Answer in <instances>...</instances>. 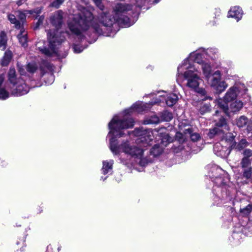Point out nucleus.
Wrapping results in <instances>:
<instances>
[{
  "label": "nucleus",
  "mask_w": 252,
  "mask_h": 252,
  "mask_svg": "<svg viewBox=\"0 0 252 252\" xmlns=\"http://www.w3.org/2000/svg\"><path fill=\"white\" fill-rule=\"evenodd\" d=\"M252 211V205H248L245 208L240 209V213L243 216H248Z\"/></svg>",
  "instance_id": "31"
},
{
  "label": "nucleus",
  "mask_w": 252,
  "mask_h": 252,
  "mask_svg": "<svg viewBox=\"0 0 252 252\" xmlns=\"http://www.w3.org/2000/svg\"><path fill=\"white\" fill-rule=\"evenodd\" d=\"M7 17L11 24L14 25V27L16 29L24 26L23 23H21L20 21L18 20L14 15L9 14L8 15Z\"/></svg>",
  "instance_id": "20"
},
{
  "label": "nucleus",
  "mask_w": 252,
  "mask_h": 252,
  "mask_svg": "<svg viewBox=\"0 0 252 252\" xmlns=\"http://www.w3.org/2000/svg\"><path fill=\"white\" fill-rule=\"evenodd\" d=\"M217 127H222L223 130L228 131L229 130L228 126L227 125L226 120L224 118L221 117L219 121L216 124Z\"/></svg>",
  "instance_id": "27"
},
{
  "label": "nucleus",
  "mask_w": 252,
  "mask_h": 252,
  "mask_svg": "<svg viewBox=\"0 0 252 252\" xmlns=\"http://www.w3.org/2000/svg\"><path fill=\"white\" fill-rule=\"evenodd\" d=\"M234 140V137L233 136H231L230 138L229 139L228 141L227 142V146H222V144H223L225 142H227V140L222 139L221 140V143H218L214 145L213 150L214 152L218 156L221 157L222 158H225L227 157L230 153V150L229 149V147H232L233 146V142Z\"/></svg>",
  "instance_id": "9"
},
{
  "label": "nucleus",
  "mask_w": 252,
  "mask_h": 252,
  "mask_svg": "<svg viewBox=\"0 0 252 252\" xmlns=\"http://www.w3.org/2000/svg\"><path fill=\"white\" fill-rule=\"evenodd\" d=\"M12 53L10 51L7 50L5 53L4 55L1 60V64L3 66L7 65L11 61L12 58Z\"/></svg>",
  "instance_id": "23"
},
{
  "label": "nucleus",
  "mask_w": 252,
  "mask_h": 252,
  "mask_svg": "<svg viewBox=\"0 0 252 252\" xmlns=\"http://www.w3.org/2000/svg\"><path fill=\"white\" fill-rule=\"evenodd\" d=\"M161 101L160 98L156 97L155 101L149 103H144L137 101L130 108L125 110L123 113L115 115L108 124L109 132L108 137L110 138V149L113 154L120 155L124 153L127 156L133 158L136 160L141 166H145L149 159L146 155V147L151 144L153 138L161 140V145H155L151 149L150 153L154 157L160 155L163 147L172 141L169 136L167 129L165 127L156 128L153 130L144 129L143 127L135 128L132 131L133 135L137 137L135 143H131L128 140L123 141L120 145H117L116 138L123 136V130L131 128L134 125L133 120L128 117L133 112L140 113L146 110L150 106Z\"/></svg>",
  "instance_id": "1"
},
{
  "label": "nucleus",
  "mask_w": 252,
  "mask_h": 252,
  "mask_svg": "<svg viewBox=\"0 0 252 252\" xmlns=\"http://www.w3.org/2000/svg\"><path fill=\"white\" fill-rule=\"evenodd\" d=\"M50 78L51 80L52 81V82H53V80H54V77L53 76V75H50Z\"/></svg>",
  "instance_id": "43"
},
{
  "label": "nucleus",
  "mask_w": 252,
  "mask_h": 252,
  "mask_svg": "<svg viewBox=\"0 0 252 252\" xmlns=\"http://www.w3.org/2000/svg\"><path fill=\"white\" fill-rule=\"evenodd\" d=\"M220 131L218 127H215L212 129H210L208 133V136L210 138H213L216 134H218Z\"/></svg>",
  "instance_id": "34"
},
{
  "label": "nucleus",
  "mask_w": 252,
  "mask_h": 252,
  "mask_svg": "<svg viewBox=\"0 0 252 252\" xmlns=\"http://www.w3.org/2000/svg\"><path fill=\"white\" fill-rule=\"evenodd\" d=\"M198 51V49L189 54V57L186 58L189 59V62H190V61L191 60L199 64H202L208 62V59L205 54H202L201 52L199 55L196 56V53H197Z\"/></svg>",
  "instance_id": "12"
},
{
  "label": "nucleus",
  "mask_w": 252,
  "mask_h": 252,
  "mask_svg": "<svg viewBox=\"0 0 252 252\" xmlns=\"http://www.w3.org/2000/svg\"><path fill=\"white\" fill-rule=\"evenodd\" d=\"M207 81L210 86L219 94L223 92L228 86L225 81L221 80V73L220 70L213 72L211 78Z\"/></svg>",
  "instance_id": "7"
},
{
  "label": "nucleus",
  "mask_w": 252,
  "mask_h": 252,
  "mask_svg": "<svg viewBox=\"0 0 252 252\" xmlns=\"http://www.w3.org/2000/svg\"><path fill=\"white\" fill-rule=\"evenodd\" d=\"M63 14L62 11L58 10L54 12L50 17V23L56 29L50 30L47 32V38L49 43V48L38 46L39 43L37 44L39 50L47 56L58 55V46L64 40L63 33L59 32V29L63 23Z\"/></svg>",
  "instance_id": "3"
},
{
  "label": "nucleus",
  "mask_w": 252,
  "mask_h": 252,
  "mask_svg": "<svg viewBox=\"0 0 252 252\" xmlns=\"http://www.w3.org/2000/svg\"><path fill=\"white\" fill-rule=\"evenodd\" d=\"M146 3V0H136V5L137 7H142Z\"/></svg>",
  "instance_id": "38"
},
{
  "label": "nucleus",
  "mask_w": 252,
  "mask_h": 252,
  "mask_svg": "<svg viewBox=\"0 0 252 252\" xmlns=\"http://www.w3.org/2000/svg\"><path fill=\"white\" fill-rule=\"evenodd\" d=\"M249 145V142L245 139H242L237 144H235L234 148L237 151L244 150Z\"/></svg>",
  "instance_id": "22"
},
{
  "label": "nucleus",
  "mask_w": 252,
  "mask_h": 252,
  "mask_svg": "<svg viewBox=\"0 0 252 252\" xmlns=\"http://www.w3.org/2000/svg\"><path fill=\"white\" fill-rule=\"evenodd\" d=\"M19 72L21 74V75H23L25 74V69L22 66H20L19 65H18Z\"/></svg>",
  "instance_id": "41"
},
{
  "label": "nucleus",
  "mask_w": 252,
  "mask_h": 252,
  "mask_svg": "<svg viewBox=\"0 0 252 252\" xmlns=\"http://www.w3.org/2000/svg\"><path fill=\"white\" fill-rule=\"evenodd\" d=\"M183 79L186 81V86L191 90L199 87L202 81L200 72L189 62V59H185L177 68L176 81L180 84Z\"/></svg>",
  "instance_id": "4"
},
{
  "label": "nucleus",
  "mask_w": 252,
  "mask_h": 252,
  "mask_svg": "<svg viewBox=\"0 0 252 252\" xmlns=\"http://www.w3.org/2000/svg\"><path fill=\"white\" fill-rule=\"evenodd\" d=\"M11 89L12 94L16 96L26 94L29 91V87L21 78H18V81L12 84Z\"/></svg>",
  "instance_id": "10"
},
{
  "label": "nucleus",
  "mask_w": 252,
  "mask_h": 252,
  "mask_svg": "<svg viewBox=\"0 0 252 252\" xmlns=\"http://www.w3.org/2000/svg\"><path fill=\"white\" fill-rule=\"evenodd\" d=\"M95 4L101 10L103 9V6L101 5L102 0H93Z\"/></svg>",
  "instance_id": "39"
},
{
  "label": "nucleus",
  "mask_w": 252,
  "mask_h": 252,
  "mask_svg": "<svg viewBox=\"0 0 252 252\" xmlns=\"http://www.w3.org/2000/svg\"><path fill=\"white\" fill-rule=\"evenodd\" d=\"M210 105L209 103H202L200 107L199 111L201 114H203L210 110Z\"/></svg>",
  "instance_id": "29"
},
{
  "label": "nucleus",
  "mask_w": 252,
  "mask_h": 252,
  "mask_svg": "<svg viewBox=\"0 0 252 252\" xmlns=\"http://www.w3.org/2000/svg\"><path fill=\"white\" fill-rule=\"evenodd\" d=\"M8 76V80L12 85L18 81V79L16 78V71L14 68H10Z\"/></svg>",
  "instance_id": "24"
},
{
  "label": "nucleus",
  "mask_w": 252,
  "mask_h": 252,
  "mask_svg": "<svg viewBox=\"0 0 252 252\" xmlns=\"http://www.w3.org/2000/svg\"><path fill=\"white\" fill-rule=\"evenodd\" d=\"M113 164L114 161L112 159L103 161L102 167L101 169L102 173L104 175L108 173H111Z\"/></svg>",
  "instance_id": "19"
},
{
  "label": "nucleus",
  "mask_w": 252,
  "mask_h": 252,
  "mask_svg": "<svg viewBox=\"0 0 252 252\" xmlns=\"http://www.w3.org/2000/svg\"><path fill=\"white\" fill-rule=\"evenodd\" d=\"M243 103L240 100H236L231 103L230 110L231 112H237L240 111L243 107Z\"/></svg>",
  "instance_id": "21"
},
{
  "label": "nucleus",
  "mask_w": 252,
  "mask_h": 252,
  "mask_svg": "<svg viewBox=\"0 0 252 252\" xmlns=\"http://www.w3.org/2000/svg\"><path fill=\"white\" fill-rule=\"evenodd\" d=\"M85 48H83L82 47H80L77 45H74L73 47L74 51L76 53H81Z\"/></svg>",
  "instance_id": "37"
},
{
  "label": "nucleus",
  "mask_w": 252,
  "mask_h": 252,
  "mask_svg": "<svg viewBox=\"0 0 252 252\" xmlns=\"http://www.w3.org/2000/svg\"><path fill=\"white\" fill-rule=\"evenodd\" d=\"M7 37L6 33L4 32L0 33V49L4 50L6 47Z\"/></svg>",
  "instance_id": "25"
},
{
  "label": "nucleus",
  "mask_w": 252,
  "mask_h": 252,
  "mask_svg": "<svg viewBox=\"0 0 252 252\" xmlns=\"http://www.w3.org/2000/svg\"><path fill=\"white\" fill-rule=\"evenodd\" d=\"M201 95L205 96L206 94V91L202 88L197 87L196 89H192Z\"/></svg>",
  "instance_id": "35"
},
{
  "label": "nucleus",
  "mask_w": 252,
  "mask_h": 252,
  "mask_svg": "<svg viewBox=\"0 0 252 252\" xmlns=\"http://www.w3.org/2000/svg\"><path fill=\"white\" fill-rule=\"evenodd\" d=\"M242 9L237 6L231 7L228 13V17L235 18L237 22L242 18Z\"/></svg>",
  "instance_id": "14"
},
{
  "label": "nucleus",
  "mask_w": 252,
  "mask_h": 252,
  "mask_svg": "<svg viewBox=\"0 0 252 252\" xmlns=\"http://www.w3.org/2000/svg\"><path fill=\"white\" fill-rule=\"evenodd\" d=\"M37 66L34 63H29L27 66V70L30 73H34L37 69Z\"/></svg>",
  "instance_id": "33"
},
{
  "label": "nucleus",
  "mask_w": 252,
  "mask_h": 252,
  "mask_svg": "<svg viewBox=\"0 0 252 252\" xmlns=\"http://www.w3.org/2000/svg\"><path fill=\"white\" fill-rule=\"evenodd\" d=\"M159 122V118L155 115L151 116L150 118H147L144 121V124L145 125L148 124H158Z\"/></svg>",
  "instance_id": "26"
},
{
  "label": "nucleus",
  "mask_w": 252,
  "mask_h": 252,
  "mask_svg": "<svg viewBox=\"0 0 252 252\" xmlns=\"http://www.w3.org/2000/svg\"><path fill=\"white\" fill-rule=\"evenodd\" d=\"M201 65V69L202 70L203 74L206 81L208 80L211 78L213 72L212 70V67L210 64L208 62H206Z\"/></svg>",
  "instance_id": "17"
},
{
  "label": "nucleus",
  "mask_w": 252,
  "mask_h": 252,
  "mask_svg": "<svg viewBox=\"0 0 252 252\" xmlns=\"http://www.w3.org/2000/svg\"><path fill=\"white\" fill-rule=\"evenodd\" d=\"M64 1V0H55L52 3L51 6L58 8Z\"/></svg>",
  "instance_id": "36"
},
{
  "label": "nucleus",
  "mask_w": 252,
  "mask_h": 252,
  "mask_svg": "<svg viewBox=\"0 0 252 252\" xmlns=\"http://www.w3.org/2000/svg\"><path fill=\"white\" fill-rule=\"evenodd\" d=\"M17 4L18 5H21L22 4V1L21 0H19L17 2Z\"/></svg>",
  "instance_id": "44"
},
{
  "label": "nucleus",
  "mask_w": 252,
  "mask_h": 252,
  "mask_svg": "<svg viewBox=\"0 0 252 252\" xmlns=\"http://www.w3.org/2000/svg\"><path fill=\"white\" fill-rule=\"evenodd\" d=\"M41 12V9L39 8H36L34 10H26L25 12H23L21 11H18V16L19 19H20L21 23H23L24 20L26 19V14H35L36 16H38L39 14H40Z\"/></svg>",
  "instance_id": "18"
},
{
  "label": "nucleus",
  "mask_w": 252,
  "mask_h": 252,
  "mask_svg": "<svg viewBox=\"0 0 252 252\" xmlns=\"http://www.w3.org/2000/svg\"><path fill=\"white\" fill-rule=\"evenodd\" d=\"M247 91L246 86L242 83H236L230 87L223 97H220L215 100L216 106L220 109V111H216L215 116L219 115L221 112L228 115L229 113L228 103L235 99L239 95L245 94Z\"/></svg>",
  "instance_id": "5"
},
{
  "label": "nucleus",
  "mask_w": 252,
  "mask_h": 252,
  "mask_svg": "<svg viewBox=\"0 0 252 252\" xmlns=\"http://www.w3.org/2000/svg\"><path fill=\"white\" fill-rule=\"evenodd\" d=\"M180 128V132L177 133V136L178 135H187L189 134L192 141H196L199 139L200 136V135L197 133H192V128L189 125H186L183 126V123H180L179 125Z\"/></svg>",
  "instance_id": "11"
},
{
  "label": "nucleus",
  "mask_w": 252,
  "mask_h": 252,
  "mask_svg": "<svg viewBox=\"0 0 252 252\" xmlns=\"http://www.w3.org/2000/svg\"><path fill=\"white\" fill-rule=\"evenodd\" d=\"M43 20H44V17L41 16L39 17V18L38 20V22L36 23V27L35 28V29L37 28L42 23Z\"/></svg>",
  "instance_id": "40"
},
{
  "label": "nucleus",
  "mask_w": 252,
  "mask_h": 252,
  "mask_svg": "<svg viewBox=\"0 0 252 252\" xmlns=\"http://www.w3.org/2000/svg\"><path fill=\"white\" fill-rule=\"evenodd\" d=\"M19 30L17 34V37L19 40V43L23 46H25L27 45L28 42V32L26 31L24 26L21 28L18 29Z\"/></svg>",
  "instance_id": "15"
},
{
  "label": "nucleus",
  "mask_w": 252,
  "mask_h": 252,
  "mask_svg": "<svg viewBox=\"0 0 252 252\" xmlns=\"http://www.w3.org/2000/svg\"><path fill=\"white\" fill-rule=\"evenodd\" d=\"M243 158L240 164L243 169V174L241 175L242 179H244V182L250 179L252 176V150L246 149L242 152Z\"/></svg>",
  "instance_id": "6"
},
{
  "label": "nucleus",
  "mask_w": 252,
  "mask_h": 252,
  "mask_svg": "<svg viewBox=\"0 0 252 252\" xmlns=\"http://www.w3.org/2000/svg\"><path fill=\"white\" fill-rule=\"evenodd\" d=\"M248 122V119L244 116H241L236 121V125L239 127H242L246 126Z\"/></svg>",
  "instance_id": "28"
},
{
  "label": "nucleus",
  "mask_w": 252,
  "mask_h": 252,
  "mask_svg": "<svg viewBox=\"0 0 252 252\" xmlns=\"http://www.w3.org/2000/svg\"><path fill=\"white\" fill-rule=\"evenodd\" d=\"M208 98H209V99H211V97H208Z\"/></svg>",
  "instance_id": "47"
},
{
  "label": "nucleus",
  "mask_w": 252,
  "mask_h": 252,
  "mask_svg": "<svg viewBox=\"0 0 252 252\" xmlns=\"http://www.w3.org/2000/svg\"><path fill=\"white\" fill-rule=\"evenodd\" d=\"M9 94L8 92H7L4 89L0 88V99H6L9 97Z\"/></svg>",
  "instance_id": "32"
},
{
  "label": "nucleus",
  "mask_w": 252,
  "mask_h": 252,
  "mask_svg": "<svg viewBox=\"0 0 252 252\" xmlns=\"http://www.w3.org/2000/svg\"><path fill=\"white\" fill-rule=\"evenodd\" d=\"M159 0H154V2H155V3H157L158 2H159Z\"/></svg>",
  "instance_id": "45"
},
{
  "label": "nucleus",
  "mask_w": 252,
  "mask_h": 252,
  "mask_svg": "<svg viewBox=\"0 0 252 252\" xmlns=\"http://www.w3.org/2000/svg\"><path fill=\"white\" fill-rule=\"evenodd\" d=\"M106 178H104L103 180H106Z\"/></svg>",
  "instance_id": "46"
},
{
  "label": "nucleus",
  "mask_w": 252,
  "mask_h": 252,
  "mask_svg": "<svg viewBox=\"0 0 252 252\" xmlns=\"http://www.w3.org/2000/svg\"><path fill=\"white\" fill-rule=\"evenodd\" d=\"M132 7L128 4L117 3L114 8V16L112 18L104 12L99 14L97 18L94 17L90 11L84 8L70 18L71 20L68 22V26L72 33L80 38L84 36L83 32L87 31L102 34V26L111 27L115 22L122 27H129L134 23L126 15L132 10Z\"/></svg>",
  "instance_id": "2"
},
{
  "label": "nucleus",
  "mask_w": 252,
  "mask_h": 252,
  "mask_svg": "<svg viewBox=\"0 0 252 252\" xmlns=\"http://www.w3.org/2000/svg\"><path fill=\"white\" fill-rule=\"evenodd\" d=\"M212 175H209L217 186L226 188L229 181L228 174L221 168L215 166L212 169Z\"/></svg>",
  "instance_id": "8"
},
{
  "label": "nucleus",
  "mask_w": 252,
  "mask_h": 252,
  "mask_svg": "<svg viewBox=\"0 0 252 252\" xmlns=\"http://www.w3.org/2000/svg\"><path fill=\"white\" fill-rule=\"evenodd\" d=\"M172 114L168 111H164L162 113L161 119L163 121L168 122L172 119Z\"/></svg>",
  "instance_id": "30"
},
{
  "label": "nucleus",
  "mask_w": 252,
  "mask_h": 252,
  "mask_svg": "<svg viewBox=\"0 0 252 252\" xmlns=\"http://www.w3.org/2000/svg\"><path fill=\"white\" fill-rule=\"evenodd\" d=\"M4 79V75L1 74L0 75V88H1V85L3 82Z\"/></svg>",
  "instance_id": "42"
},
{
  "label": "nucleus",
  "mask_w": 252,
  "mask_h": 252,
  "mask_svg": "<svg viewBox=\"0 0 252 252\" xmlns=\"http://www.w3.org/2000/svg\"><path fill=\"white\" fill-rule=\"evenodd\" d=\"M158 97L163 98L166 104L169 106L174 105L178 99L177 95L175 94H160L158 96Z\"/></svg>",
  "instance_id": "16"
},
{
  "label": "nucleus",
  "mask_w": 252,
  "mask_h": 252,
  "mask_svg": "<svg viewBox=\"0 0 252 252\" xmlns=\"http://www.w3.org/2000/svg\"><path fill=\"white\" fill-rule=\"evenodd\" d=\"M201 52L202 54H205L207 59L210 58L212 60H214L216 58V56L218 55L219 53L218 50L216 48H211L206 49L203 48H200L198 49V51L196 53V56L199 55Z\"/></svg>",
  "instance_id": "13"
}]
</instances>
